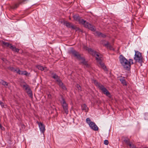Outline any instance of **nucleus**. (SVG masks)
<instances>
[{
	"label": "nucleus",
	"instance_id": "23",
	"mask_svg": "<svg viewBox=\"0 0 148 148\" xmlns=\"http://www.w3.org/2000/svg\"><path fill=\"white\" fill-rule=\"evenodd\" d=\"M21 75H25L26 76L28 75V73L26 71H21Z\"/></svg>",
	"mask_w": 148,
	"mask_h": 148
},
{
	"label": "nucleus",
	"instance_id": "14",
	"mask_svg": "<svg viewBox=\"0 0 148 148\" xmlns=\"http://www.w3.org/2000/svg\"><path fill=\"white\" fill-rule=\"evenodd\" d=\"M82 110H84L85 112H87L88 111V108L85 104L82 105Z\"/></svg>",
	"mask_w": 148,
	"mask_h": 148
},
{
	"label": "nucleus",
	"instance_id": "19",
	"mask_svg": "<svg viewBox=\"0 0 148 148\" xmlns=\"http://www.w3.org/2000/svg\"><path fill=\"white\" fill-rule=\"evenodd\" d=\"M64 90H65L66 88L64 85L63 83L61 82L58 84Z\"/></svg>",
	"mask_w": 148,
	"mask_h": 148
},
{
	"label": "nucleus",
	"instance_id": "37",
	"mask_svg": "<svg viewBox=\"0 0 148 148\" xmlns=\"http://www.w3.org/2000/svg\"><path fill=\"white\" fill-rule=\"evenodd\" d=\"M2 128H3V127H2L1 125L0 124V128H1V129L2 130Z\"/></svg>",
	"mask_w": 148,
	"mask_h": 148
},
{
	"label": "nucleus",
	"instance_id": "4",
	"mask_svg": "<svg viewBox=\"0 0 148 148\" xmlns=\"http://www.w3.org/2000/svg\"><path fill=\"white\" fill-rule=\"evenodd\" d=\"M78 21L80 24L84 25L85 27L88 28L92 31H95V29L94 27L91 24L86 22V21L80 18Z\"/></svg>",
	"mask_w": 148,
	"mask_h": 148
},
{
	"label": "nucleus",
	"instance_id": "22",
	"mask_svg": "<svg viewBox=\"0 0 148 148\" xmlns=\"http://www.w3.org/2000/svg\"><path fill=\"white\" fill-rule=\"evenodd\" d=\"M0 104L1 107L3 108H6V106L4 104V103L0 101Z\"/></svg>",
	"mask_w": 148,
	"mask_h": 148
},
{
	"label": "nucleus",
	"instance_id": "9",
	"mask_svg": "<svg viewBox=\"0 0 148 148\" xmlns=\"http://www.w3.org/2000/svg\"><path fill=\"white\" fill-rule=\"evenodd\" d=\"M37 123L40 132L43 134L45 130V125L41 122H37Z\"/></svg>",
	"mask_w": 148,
	"mask_h": 148
},
{
	"label": "nucleus",
	"instance_id": "2",
	"mask_svg": "<svg viewBox=\"0 0 148 148\" xmlns=\"http://www.w3.org/2000/svg\"><path fill=\"white\" fill-rule=\"evenodd\" d=\"M70 52L80 61L79 64H82L86 66H88V64L84 58L81 57L77 52L75 50H71V51Z\"/></svg>",
	"mask_w": 148,
	"mask_h": 148
},
{
	"label": "nucleus",
	"instance_id": "38",
	"mask_svg": "<svg viewBox=\"0 0 148 148\" xmlns=\"http://www.w3.org/2000/svg\"><path fill=\"white\" fill-rule=\"evenodd\" d=\"M3 61H4V62H5V61H6V60H5V59H3Z\"/></svg>",
	"mask_w": 148,
	"mask_h": 148
},
{
	"label": "nucleus",
	"instance_id": "11",
	"mask_svg": "<svg viewBox=\"0 0 148 148\" xmlns=\"http://www.w3.org/2000/svg\"><path fill=\"white\" fill-rule=\"evenodd\" d=\"M64 24L66 26L68 27H71L73 29H75V27L74 25H72L70 23L67 22V21H65L64 22Z\"/></svg>",
	"mask_w": 148,
	"mask_h": 148
},
{
	"label": "nucleus",
	"instance_id": "39",
	"mask_svg": "<svg viewBox=\"0 0 148 148\" xmlns=\"http://www.w3.org/2000/svg\"><path fill=\"white\" fill-rule=\"evenodd\" d=\"M51 95H48V97H51Z\"/></svg>",
	"mask_w": 148,
	"mask_h": 148
},
{
	"label": "nucleus",
	"instance_id": "10",
	"mask_svg": "<svg viewBox=\"0 0 148 148\" xmlns=\"http://www.w3.org/2000/svg\"><path fill=\"white\" fill-rule=\"evenodd\" d=\"M89 125L91 129L95 131H97L98 130V128L95 123L92 122L91 123H90Z\"/></svg>",
	"mask_w": 148,
	"mask_h": 148
},
{
	"label": "nucleus",
	"instance_id": "24",
	"mask_svg": "<svg viewBox=\"0 0 148 148\" xmlns=\"http://www.w3.org/2000/svg\"><path fill=\"white\" fill-rule=\"evenodd\" d=\"M86 50H88V51L89 52H90L91 54H92V53H93V52H96L95 51H94L91 48H88V49H87Z\"/></svg>",
	"mask_w": 148,
	"mask_h": 148
},
{
	"label": "nucleus",
	"instance_id": "13",
	"mask_svg": "<svg viewBox=\"0 0 148 148\" xmlns=\"http://www.w3.org/2000/svg\"><path fill=\"white\" fill-rule=\"evenodd\" d=\"M98 62L100 65L101 66L103 69L105 71H107V70L106 68V66H105L104 63L101 61H100Z\"/></svg>",
	"mask_w": 148,
	"mask_h": 148
},
{
	"label": "nucleus",
	"instance_id": "26",
	"mask_svg": "<svg viewBox=\"0 0 148 148\" xmlns=\"http://www.w3.org/2000/svg\"><path fill=\"white\" fill-rule=\"evenodd\" d=\"M56 79H55L56 80V82L58 83V84L59 83L61 82L60 80V79L58 76V77H56Z\"/></svg>",
	"mask_w": 148,
	"mask_h": 148
},
{
	"label": "nucleus",
	"instance_id": "29",
	"mask_svg": "<svg viewBox=\"0 0 148 148\" xmlns=\"http://www.w3.org/2000/svg\"><path fill=\"white\" fill-rule=\"evenodd\" d=\"M129 146L130 148H137V147L133 144L132 143L131 144H130Z\"/></svg>",
	"mask_w": 148,
	"mask_h": 148
},
{
	"label": "nucleus",
	"instance_id": "25",
	"mask_svg": "<svg viewBox=\"0 0 148 148\" xmlns=\"http://www.w3.org/2000/svg\"><path fill=\"white\" fill-rule=\"evenodd\" d=\"M86 123L89 125L90 123H91V121L90 119L89 118H88L86 119Z\"/></svg>",
	"mask_w": 148,
	"mask_h": 148
},
{
	"label": "nucleus",
	"instance_id": "20",
	"mask_svg": "<svg viewBox=\"0 0 148 148\" xmlns=\"http://www.w3.org/2000/svg\"><path fill=\"white\" fill-rule=\"evenodd\" d=\"M73 18L75 20L78 21L80 19V18L79 16L77 15H75L73 16Z\"/></svg>",
	"mask_w": 148,
	"mask_h": 148
},
{
	"label": "nucleus",
	"instance_id": "15",
	"mask_svg": "<svg viewBox=\"0 0 148 148\" xmlns=\"http://www.w3.org/2000/svg\"><path fill=\"white\" fill-rule=\"evenodd\" d=\"M123 138H124L123 140L127 145L129 146L130 144L132 143L130 142V140L128 138H125L124 137Z\"/></svg>",
	"mask_w": 148,
	"mask_h": 148
},
{
	"label": "nucleus",
	"instance_id": "28",
	"mask_svg": "<svg viewBox=\"0 0 148 148\" xmlns=\"http://www.w3.org/2000/svg\"><path fill=\"white\" fill-rule=\"evenodd\" d=\"M8 69L11 70L12 71H16V70H15L13 67H8Z\"/></svg>",
	"mask_w": 148,
	"mask_h": 148
},
{
	"label": "nucleus",
	"instance_id": "6",
	"mask_svg": "<svg viewBox=\"0 0 148 148\" xmlns=\"http://www.w3.org/2000/svg\"><path fill=\"white\" fill-rule=\"evenodd\" d=\"M59 100L61 103L63 109L66 114H67L68 113L69 111L68 110V106L64 99L62 96L59 99Z\"/></svg>",
	"mask_w": 148,
	"mask_h": 148
},
{
	"label": "nucleus",
	"instance_id": "3",
	"mask_svg": "<svg viewBox=\"0 0 148 148\" xmlns=\"http://www.w3.org/2000/svg\"><path fill=\"white\" fill-rule=\"evenodd\" d=\"M94 83L99 88V89L101 90L102 91L104 94L106 95L107 96L109 97H111V95L109 92L103 86V85L101 84L96 80L94 81Z\"/></svg>",
	"mask_w": 148,
	"mask_h": 148
},
{
	"label": "nucleus",
	"instance_id": "18",
	"mask_svg": "<svg viewBox=\"0 0 148 148\" xmlns=\"http://www.w3.org/2000/svg\"><path fill=\"white\" fill-rule=\"evenodd\" d=\"M120 80L121 82V83L123 84V85H126L127 84L125 80V79L123 77L122 78H121L120 79Z\"/></svg>",
	"mask_w": 148,
	"mask_h": 148
},
{
	"label": "nucleus",
	"instance_id": "16",
	"mask_svg": "<svg viewBox=\"0 0 148 148\" xmlns=\"http://www.w3.org/2000/svg\"><path fill=\"white\" fill-rule=\"evenodd\" d=\"M23 87L24 89L26 90H28V92H29V93L30 94L31 91L30 90V89L29 88L28 86L26 84H24L23 86Z\"/></svg>",
	"mask_w": 148,
	"mask_h": 148
},
{
	"label": "nucleus",
	"instance_id": "7",
	"mask_svg": "<svg viewBox=\"0 0 148 148\" xmlns=\"http://www.w3.org/2000/svg\"><path fill=\"white\" fill-rule=\"evenodd\" d=\"M2 44L4 46L8 47L10 48L12 50V51H14L18 52L19 50V49L16 48L15 47L12 46V44H9L8 42H3Z\"/></svg>",
	"mask_w": 148,
	"mask_h": 148
},
{
	"label": "nucleus",
	"instance_id": "5",
	"mask_svg": "<svg viewBox=\"0 0 148 148\" xmlns=\"http://www.w3.org/2000/svg\"><path fill=\"white\" fill-rule=\"evenodd\" d=\"M135 54L134 59L136 62H138L141 64L143 62V57L141 53L138 51H135Z\"/></svg>",
	"mask_w": 148,
	"mask_h": 148
},
{
	"label": "nucleus",
	"instance_id": "32",
	"mask_svg": "<svg viewBox=\"0 0 148 148\" xmlns=\"http://www.w3.org/2000/svg\"><path fill=\"white\" fill-rule=\"evenodd\" d=\"M105 145H107L109 143L108 141L107 140H105L104 141Z\"/></svg>",
	"mask_w": 148,
	"mask_h": 148
},
{
	"label": "nucleus",
	"instance_id": "27",
	"mask_svg": "<svg viewBox=\"0 0 148 148\" xmlns=\"http://www.w3.org/2000/svg\"><path fill=\"white\" fill-rule=\"evenodd\" d=\"M52 77L54 78V79H56V77H57L58 76L55 73H52Z\"/></svg>",
	"mask_w": 148,
	"mask_h": 148
},
{
	"label": "nucleus",
	"instance_id": "30",
	"mask_svg": "<svg viewBox=\"0 0 148 148\" xmlns=\"http://www.w3.org/2000/svg\"><path fill=\"white\" fill-rule=\"evenodd\" d=\"M128 62H129L130 64V67L131 66V63L132 64H133V60L132 59H130L129 60Z\"/></svg>",
	"mask_w": 148,
	"mask_h": 148
},
{
	"label": "nucleus",
	"instance_id": "8",
	"mask_svg": "<svg viewBox=\"0 0 148 148\" xmlns=\"http://www.w3.org/2000/svg\"><path fill=\"white\" fill-rule=\"evenodd\" d=\"M92 55L95 56L97 62L101 61L102 59V56L99 53L96 52H93Z\"/></svg>",
	"mask_w": 148,
	"mask_h": 148
},
{
	"label": "nucleus",
	"instance_id": "33",
	"mask_svg": "<svg viewBox=\"0 0 148 148\" xmlns=\"http://www.w3.org/2000/svg\"><path fill=\"white\" fill-rule=\"evenodd\" d=\"M17 73H18L19 74H21V72L22 71H21L19 69L17 71L16 70V71Z\"/></svg>",
	"mask_w": 148,
	"mask_h": 148
},
{
	"label": "nucleus",
	"instance_id": "34",
	"mask_svg": "<svg viewBox=\"0 0 148 148\" xmlns=\"http://www.w3.org/2000/svg\"><path fill=\"white\" fill-rule=\"evenodd\" d=\"M77 88L78 90H81V88L80 86L79 85L77 84Z\"/></svg>",
	"mask_w": 148,
	"mask_h": 148
},
{
	"label": "nucleus",
	"instance_id": "31",
	"mask_svg": "<svg viewBox=\"0 0 148 148\" xmlns=\"http://www.w3.org/2000/svg\"><path fill=\"white\" fill-rule=\"evenodd\" d=\"M3 85L5 86V87H7V86H8V83L6 82L5 81Z\"/></svg>",
	"mask_w": 148,
	"mask_h": 148
},
{
	"label": "nucleus",
	"instance_id": "17",
	"mask_svg": "<svg viewBox=\"0 0 148 148\" xmlns=\"http://www.w3.org/2000/svg\"><path fill=\"white\" fill-rule=\"evenodd\" d=\"M104 45L107 47L109 48L110 50H113V48L112 47V46L110 44L109 42H107L106 43L104 44Z\"/></svg>",
	"mask_w": 148,
	"mask_h": 148
},
{
	"label": "nucleus",
	"instance_id": "1",
	"mask_svg": "<svg viewBox=\"0 0 148 148\" xmlns=\"http://www.w3.org/2000/svg\"><path fill=\"white\" fill-rule=\"evenodd\" d=\"M120 63L123 67L125 69H130V64L128 61L123 55H121L119 57Z\"/></svg>",
	"mask_w": 148,
	"mask_h": 148
},
{
	"label": "nucleus",
	"instance_id": "35",
	"mask_svg": "<svg viewBox=\"0 0 148 148\" xmlns=\"http://www.w3.org/2000/svg\"><path fill=\"white\" fill-rule=\"evenodd\" d=\"M4 82H5V81H4V80H3L2 79H0V83L1 84H2L3 85V84L4 83Z\"/></svg>",
	"mask_w": 148,
	"mask_h": 148
},
{
	"label": "nucleus",
	"instance_id": "36",
	"mask_svg": "<svg viewBox=\"0 0 148 148\" xmlns=\"http://www.w3.org/2000/svg\"><path fill=\"white\" fill-rule=\"evenodd\" d=\"M18 5L17 4L15 5L14 7L13 8L15 9L16 8L18 7Z\"/></svg>",
	"mask_w": 148,
	"mask_h": 148
},
{
	"label": "nucleus",
	"instance_id": "12",
	"mask_svg": "<svg viewBox=\"0 0 148 148\" xmlns=\"http://www.w3.org/2000/svg\"><path fill=\"white\" fill-rule=\"evenodd\" d=\"M94 34L95 35L98 36L99 37H101L104 38L106 36L105 34H103L102 33L98 32L96 31Z\"/></svg>",
	"mask_w": 148,
	"mask_h": 148
},
{
	"label": "nucleus",
	"instance_id": "21",
	"mask_svg": "<svg viewBox=\"0 0 148 148\" xmlns=\"http://www.w3.org/2000/svg\"><path fill=\"white\" fill-rule=\"evenodd\" d=\"M37 68H38L39 70H40L42 71L44 70L45 68H44L43 67L40 65H38L36 66Z\"/></svg>",
	"mask_w": 148,
	"mask_h": 148
}]
</instances>
